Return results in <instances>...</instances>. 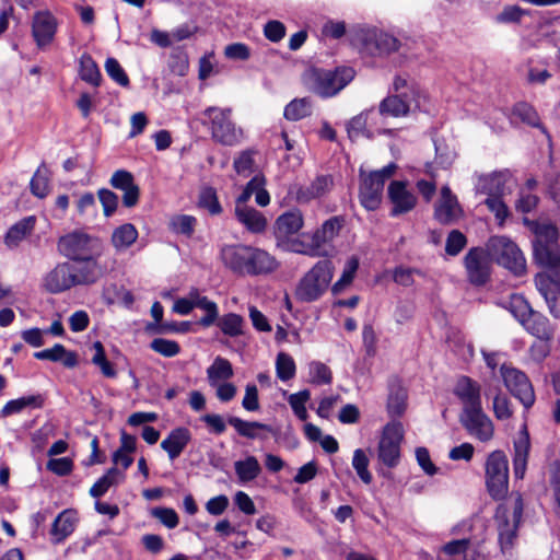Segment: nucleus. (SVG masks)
Listing matches in <instances>:
<instances>
[{"label":"nucleus","instance_id":"obj_34","mask_svg":"<svg viewBox=\"0 0 560 560\" xmlns=\"http://www.w3.org/2000/svg\"><path fill=\"white\" fill-rule=\"evenodd\" d=\"M233 374L232 364L222 357H217L207 369V378L210 386L229 381Z\"/></svg>","mask_w":560,"mask_h":560},{"label":"nucleus","instance_id":"obj_59","mask_svg":"<svg viewBox=\"0 0 560 560\" xmlns=\"http://www.w3.org/2000/svg\"><path fill=\"white\" fill-rule=\"evenodd\" d=\"M105 70L106 73L119 85L127 86L129 84L128 75L115 58H107L105 62Z\"/></svg>","mask_w":560,"mask_h":560},{"label":"nucleus","instance_id":"obj_24","mask_svg":"<svg viewBox=\"0 0 560 560\" xmlns=\"http://www.w3.org/2000/svg\"><path fill=\"white\" fill-rule=\"evenodd\" d=\"M535 282L548 304L550 313L555 317H560V277H558V280H553L547 275L539 273Z\"/></svg>","mask_w":560,"mask_h":560},{"label":"nucleus","instance_id":"obj_58","mask_svg":"<svg viewBox=\"0 0 560 560\" xmlns=\"http://www.w3.org/2000/svg\"><path fill=\"white\" fill-rule=\"evenodd\" d=\"M197 308L205 312V315L200 318V325L209 327L213 325L219 316V307L214 301L209 300L207 296L201 300V303Z\"/></svg>","mask_w":560,"mask_h":560},{"label":"nucleus","instance_id":"obj_9","mask_svg":"<svg viewBox=\"0 0 560 560\" xmlns=\"http://www.w3.org/2000/svg\"><path fill=\"white\" fill-rule=\"evenodd\" d=\"M397 170L395 163H389L378 171H373L368 175L361 172V184L359 198L361 205L369 211L376 210L382 201V194L385 182L390 178Z\"/></svg>","mask_w":560,"mask_h":560},{"label":"nucleus","instance_id":"obj_29","mask_svg":"<svg viewBox=\"0 0 560 560\" xmlns=\"http://www.w3.org/2000/svg\"><path fill=\"white\" fill-rule=\"evenodd\" d=\"M454 394L462 401L463 409L481 406L480 388L478 384L466 376H463L457 381Z\"/></svg>","mask_w":560,"mask_h":560},{"label":"nucleus","instance_id":"obj_6","mask_svg":"<svg viewBox=\"0 0 560 560\" xmlns=\"http://www.w3.org/2000/svg\"><path fill=\"white\" fill-rule=\"evenodd\" d=\"M58 252L69 261L85 257L102 256L103 242L100 237L83 231H72L58 240Z\"/></svg>","mask_w":560,"mask_h":560},{"label":"nucleus","instance_id":"obj_61","mask_svg":"<svg viewBox=\"0 0 560 560\" xmlns=\"http://www.w3.org/2000/svg\"><path fill=\"white\" fill-rule=\"evenodd\" d=\"M525 14L518 5H508L495 16V22L500 24L518 23Z\"/></svg>","mask_w":560,"mask_h":560},{"label":"nucleus","instance_id":"obj_44","mask_svg":"<svg viewBox=\"0 0 560 560\" xmlns=\"http://www.w3.org/2000/svg\"><path fill=\"white\" fill-rule=\"evenodd\" d=\"M373 108L363 110L348 121L347 131L350 139L354 140L360 136H366L368 138L372 137V132L368 130L366 125L369 116L373 114Z\"/></svg>","mask_w":560,"mask_h":560},{"label":"nucleus","instance_id":"obj_26","mask_svg":"<svg viewBox=\"0 0 560 560\" xmlns=\"http://www.w3.org/2000/svg\"><path fill=\"white\" fill-rule=\"evenodd\" d=\"M191 441V433L185 427L173 429L161 442V448L167 453L171 460L176 459Z\"/></svg>","mask_w":560,"mask_h":560},{"label":"nucleus","instance_id":"obj_38","mask_svg":"<svg viewBox=\"0 0 560 560\" xmlns=\"http://www.w3.org/2000/svg\"><path fill=\"white\" fill-rule=\"evenodd\" d=\"M407 407V392L398 383L389 386L387 411L392 418L400 417Z\"/></svg>","mask_w":560,"mask_h":560},{"label":"nucleus","instance_id":"obj_11","mask_svg":"<svg viewBox=\"0 0 560 560\" xmlns=\"http://www.w3.org/2000/svg\"><path fill=\"white\" fill-rule=\"evenodd\" d=\"M203 114L211 122V135L215 141L224 145H234L240 142L242 130L237 129L231 120L230 108L209 107Z\"/></svg>","mask_w":560,"mask_h":560},{"label":"nucleus","instance_id":"obj_52","mask_svg":"<svg viewBox=\"0 0 560 560\" xmlns=\"http://www.w3.org/2000/svg\"><path fill=\"white\" fill-rule=\"evenodd\" d=\"M295 363L293 358L284 352H280L276 359V372L278 378L287 382L295 375Z\"/></svg>","mask_w":560,"mask_h":560},{"label":"nucleus","instance_id":"obj_31","mask_svg":"<svg viewBox=\"0 0 560 560\" xmlns=\"http://www.w3.org/2000/svg\"><path fill=\"white\" fill-rule=\"evenodd\" d=\"M34 358L52 362L60 361L66 368H74L78 364L77 353L68 351L61 343H56L52 348L35 352Z\"/></svg>","mask_w":560,"mask_h":560},{"label":"nucleus","instance_id":"obj_64","mask_svg":"<svg viewBox=\"0 0 560 560\" xmlns=\"http://www.w3.org/2000/svg\"><path fill=\"white\" fill-rule=\"evenodd\" d=\"M470 546H472V544L468 538L454 539L443 545L442 552L450 557L465 556Z\"/></svg>","mask_w":560,"mask_h":560},{"label":"nucleus","instance_id":"obj_21","mask_svg":"<svg viewBox=\"0 0 560 560\" xmlns=\"http://www.w3.org/2000/svg\"><path fill=\"white\" fill-rule=\"evenodd\" d=\"M304 225V218L299 209H292L280 214L275 222V236L284 244L296 235Z\"/></svg>","mask_w":560,"mask_h":560},{"label":"nucleus","instance_id":"obj_53","mask_svg":"<svg viewBox=\"0 0 560 560\" xmlns=\"http://www.w3.org/2000/svg\"><path fill=\"white\" fill-rule=\"evenodd\" d=\"M359 268V259L355 256L350 257L343 268L340 279L334 283L331 290L335 294L340 293L347 285H349Z\"/></svg>","mask_w":560,"mask_h":560},{"label":"nucleus","instance_id":"obj_46","mask_svg":"<svg viewBox=\"0 0 560 560\" xmlns=\"http://www.w3.org/2000/svg\"><path fill=\"white\" fill-rule=\"evenodd\" d=\"M80 78L92 84L97 86L101 81V72L98 70V67L96 62L93 60V58L89 54H83L80 57Z\"/></svg>","mask_w":560,"mask_h":560},{"label":"nucleus","instance_id":"obj_54","mask_svg":"<svg viewBox=\"0 0 560 560\" xmlns=\"http://www.w3.org/2000/svg\"><path fill=\"white\" fill-rule=\"evenodd\" d=\"M509 310L522 325L534 312L529 303L521 295H512L509 302Z\"/></svg>","mask_w":560,"mask_h":560},{"label":"nucleus","instance_id":"obj_62","mask_svg":"<svg viewBox=\"0 0 560 560\" xmlns=\"http://www.w3.org/2000/svg\"><path fill=\"white\" fill-rule=\"evenodd\" d=\"M151 514L171 529L175 528L179 523L177 513L170 508H155L151 511Z\"/></svg>","mask_w":560,"mask_h":560},{"label":"nucleus","instance_id":"obj_14","mask_svg":"<svg viewBox=\"0 0 560 560\" xmlns=\"http://www.w3.org/2000/svg\"><path fill=\"white\" fill-rule=\"evenodd\" d=\"M343 219L341 217H331L316 229L313 233H303L304 238H310L312 247H308L311 257L327 256V246L338 236L343 226Z\"/></svg>","mask_w":560,"mask_h":560},{"label":"nucleus","instance_id":"obj_47","mask_svg":"<svg viewBox=\"0 0 560 560\" xmlns=\"http://www.w3.org/2000/svg\"><path fill=\"white\" fill-rule=\"evenodd\" d=\"M311 398V393L308 389H303L298 393L291 394L288 398V402L293 411V413L301 420L306 421L308 418V412L306 409V402Z\"/></svg>","mask_w":560,"mask_h":560},{"label":"nucleus","instance_id":"obj_63","mask_svg":"<svg viewBox=\"0 0 560 560\" xmlns=\"http://www.w3.org/2000/svg\"><path fill=\"white\" fill-rule=\"evenodd\" d=\"M97 195L103 207L104 215L110 217L117 209L118 196L106 188L100 189Z\"/></svg>","mask_w":560,"mask_h":560},{"label":"nucleus","instance_id":"obj_32","mask_svg":"<svg viewBox=\"0 0 560 560\" xmlns=\"http://www.w3.org/2000/svg\"><path fill=\"white\" fill-rule=\"evenodd\" d=\"M230 425H232L235 431L244 438L254 440V439H265L266 436L260 435V431H265L268 433H272V428L269 424L261 423L258 421H246L238 417H230L228 419Z\"/></svg>","mask_w":560,"mask_h":560},{"label":"nucleus","instance_id":"obj_37","mask_svg":"<svg viewBox=\"0 0 560 560\" xmlns=\"http://www.w3.org/2000/svg\"><path fill=\"white\" fill-rule=\"evenodd\" d=\"M234 469L241 483L255 480L261 472V466L258 459L253 455H248L243 460H236L234 463Z\"/></svg>","mask_w":560,"mask_h":560},{"label":"nucleus","instance_id":"obj_22","mask_svg":"<svg viewBox=\"0 0 560 560\" xmlns=\"http://www.w3.org/2000/svg\"><path fill=\"white\" fill-rule=\"evenodd\" d=\"M465 267L471 283H486L489 278V260L483 249L471 248L465 256Z\"/></svg>","mask_w":560,"mask_h":560},{"label":"nucleus","instance_id":"obj_33","mask_svg":"<svg viewBox=\"0 0 560 560\" xmlns=\"http://www.w3.org/2000/svg\"><path fill=\"white\" fill-rule=\"evenodd\" d=\"M237 220L250 232L260 233L266 229V218L252 207H235Z\"/></svg>","mask_w":560,"mask_h":560},{"label":"nucleus","instance_id":"obj_16","mask_svg":"<svg viewBox=\"0 0 560 560\" xmlns=\"http://www.w3.org/2000/svg\"><path fill=\"white\" fill-rule=\"evenodd\" d=\"M101 256L85 257L70 261L77 287L96 284L107 273V267L101 262Z\"/></svg>","mask_w":560,"mask_h":560},{"label":"nucleus","instance_id":"obj_30","mask_svg":"<svg viewBox=\"0 0 560 560\" xmlns=\"http://www.w3.org/2000/svg\"><path fill=\"white\" fill-rule=\"evenodd\" d=\"M530 442L527 431H523L514 442L513 472L516 479H523L526 472Z\"/></svg>","mask_w":560,"mask_h":560},{"label":"nucleus","instance_id":"obj_15","mask_svg":"<svg viewBox=\"0 0 560 560\" xmlns=\"http://www.w3.org/2000/svg\"><path fill=\"white\" fill-rule=\"evenodd\" d=\"M459 421L470 435L481 442H488L493 436L492 421L483 412L481 406L463 409Z\"/></svg>","mask_w":560,"mask_h":560},{"label":"nucleus","instance_id":"obj_4","mask_svg":"<svg viewBox=\"0 0 560 560\" xmlns=\"http://www.w3.org/2000/svg\"><path fill=\"white\" fill-rule=\"evenodd\" d=\"M523 514V499L516 493L511 504L508 502L498 505L494 520L497 523L499 544L503 553H508L516 538V532Z\"/></svg>","mask_w":560,"mask_h":560},{"label":"nucleus","instance_id":"obj_18","mask_svg":"<svg viewBox=\"0 0 560 560\" xmlns=\"http://www.w3.org/2000/svg\"><path fill=\"white\" fill-rule=\"evenodd\" d=\"M463 215L464 211L457 197L447 185L443 186L434 206V219L441 224L451 225L458 222Z\"/></svg>","mask_w":560,"mask_h":560},{"label":"nucleus","instance_id":"obj_8","mask_svg":"<svg viewBox=\"0 0 560 560\" xmlns=\"http://www.w3.org/2000/svg\"><path fill=\"white\" fill-rule=\"evenodd\" d=\"M487 253L490 258L516 276L523 275L526 270L523 253L515 243L505 236L491 237L487 243Z\"/></svg>","mask_w":560,"mask_h":560},{"label":"nucleus","instance_id":"obj_27","mask_svg":"<svg viewBox=\"0 0 560 560\" xmlns=\"http://www.w3.org/2000/svg\"><path fill=\"white\" fill-rule=\"evenodd\" d=\"M332 186L334 180L330 175H319L310 185L298 189L296 200L301 203H307L328 194Z\"/></svg>","mask_w":560,"mask_h":560},{"label":"nucleus","instance_id":"obj_49","mask_svg":"<svg viewBox=\"0 0 560 560\" xmlns=\"http://www.w3.org/2000/svg\"><path fill=\"white\" fill-rule=\"evenodd\" d=\"M310 382L315 385H329L332 381L330 369L319 361H312L308 364Z\"/></svg>","mask_w":560,"mask_h":560},{"label":"nucleus","instance_id":"obj_36","mask_svg":"<svg viewBox=\"0 0 560 560\" xmlns=\"http://www.w3.org/2000/svg\"><path fill=\"white\" fill-rule=\"evenodd\" d=\"M44 398L42 395H30L9 400L1 409L2 417H9L20 413L26 408H40L43 407Z\"/></svg>","mask_w":560,"mask_h":560},{"label":"nucleus","instance_id":"obj_43","mask_svg":"<svg viewBox=\"0 0 560 560\" xmlns=\"http://www.w3.org/2000/svg\"><path fill=\"white\" fill-rule=\"evenodd\" d=\"M31 192L39 198H45L50 190L48 170L44 163H42L36 172L34 173L30 183Z\"/></svg>","mask_w":560,"mask_h":560},{"label":"nucleus","instance_id":"obj_56","mask_svg":"<svg viewBox=\"0 0 560 560\" xmlns=\"http://www.w3.org/2000/svg\"><path fill=\"white\" fill-rule=\"evenodd\" d=\"M512 114L514 117L518 118L523 122L533 126L538 127L539 126V117L534 109L533 106H530L527 103H517L512 110Z\"/></svg>","mask_w":560,"mask_h":560},{"label":"nucleus","instance_id":"obj_5","mask_svg":"<svg viewBox=\"0 0 560 560\" xmlns=\"http://www.w3.org/2000/svg\"><path fill=\"white\" fill-rule=\"evenodd\" d=\"M334 276V265L330 260H319L300 280L295 295L302 302H314L327 290Z\"/></svg>","mask_w":560,"mask_h":560},{"label":"nucleus","instance_id":"obj_40","mask_svg":"<svg viewBox=\"0 0 560 560\" xmlns=\"http://www.w3.org/2000/svg\"><path fill=\"white\" fill-rule=\"evenodd\" d=\"M125 478V474L116 467L109 468L90 489V495L100 498L104 495L112 486L120 483Z\"/></svg>","mask_w":560,"mask_h":560},{"label":"nucleus","instance_id":"obj_7","mask_svg":"<svg viewBox=\"0 0 560 560\" xmlns=\"http://www.w3.org/2000/svg\"><path fill=\"white\" fill-rule=\"evenodd\" d=\"M353 40L362 54L372 57L388 56L398 51L401 45L394 35L377 28L359 30Z\"/></svg>","mask_w":560,"mask_h":560},{"label":"nucleus","instance_id":"obj_28","mask_svg":"<svg viewBox=\"0 0 560 560\" xmlns=\"http://www.w3.org/2000/svg\"><path fill=\"white\" fill-rule=\"evenodd\" d=\"M78 517L73 510L62 511L54 521L50 534L51 541L54 544L62 542L68 536H70L77 525Z\"/></svg>","mask_w":560,"mask_h":560},{"label":"nucleus","instance_id":"obj_45","mask_svg":"<svg viewBox=\"0 0 560 560\" xmlns=\"http://www.w3.org/2000/svg\"><path fill=\"white\" fill-rule=\"evenodd\" d=\"M312 114L311 101L306 97L294 98L284 107V117L288 120L296 121Z\"/></svg>","mask_w":560,"mask_h":560},{"label":"nucleus","instance_id":"obj_1","mask_svg":"<svg viewBox=\"0 0 560 560\" xmlns=\"http://www.w3.org/2000/svg\"><path fill=\"white\" fill-rule=\"evenodd\" d=\"M220 257L226 268L242 276L269 275L279 267L275 256L249 245H224L220 250Z\"/></svg>","mask_w":560,"mask_h":560},{"label":"nucleus","instance_id":"obj_41","mask_svg":"<svg viewBox=\"0 0 560 560\" xmlns=\"http://www.w3.org/2000/svg\"><path fill=\"white\" fill-rule=\"evenodd\" d=\"M35 217H27L12 225L5 234L4 242L9 247H15L30 234L35 226Z\"/></svg>","mask_w":560,"mask_h":560},{"label":"nucleus","instance_id":"obj_20","mask_svg":"<svg viewBox=\"0 0 560 560\" xmlns=\"http://www.w3.org/2000/svg\"><path fill=\"white\" fill-rule=\"evenodd\" d=\"M388 198L393 205L390 215L398 217L408 213L417 205L416 195L407 188L405 182L394 180L388 186Z\"/></svg>","mask_w":560,"mask_h":560},{"label":"nucleus","instance_id":"obj_39","mask_svg":"<svg viewBox=\"0 0 560 560\" xmlns=\"http://www.w3.org/2000/svg\"><path fill=\"white\" fill-rule=\"evenodd\" d=\"M138 238V231L131 223H125L116 228L112 234V244L116 250L122 252L129 248Z\"/></svg>","mask_w":560,"mask_h":560},{"label":"nucleus","instance_id":"obj_12","mask_svg":"<svg viewBox=\"0 0 560 560\" xmlns=\"http://www.w3.org/2000/svg\"><path fill=\"white\" fill-rule=\"evenodd\" d=\"M500 373L509 392L520 400L525 409L530 408L535 402V393L527 375L508 364L501 365Z\"/></svg>","mask_w":560,"mask_h":560},{"label":"nucleus","instance_id":"obj_17","mask_svg":"<svg viewBox=\"0 0 560 560\" xmlns=\"http://www.w3.org/2000/svg\"><path fill=\"white\" fill-rule=\"evenodd\" d=\"M74 278L70 261L58 262L44 276L43 288L51 294H59L77 287Z\"/></svg>","mask_w":560,"mask_h":560},{"label":"nucleus","instance_id":"obj_50","mask_svg":"<svg viewBox=\"0 0 560 560\" xmlns=\"http://www.w3.org/2000/svg\"><path fill=\"white\" fill-rule=\"evenodd\" d=\"M393 89L396 94L407 92L409 94V98L413 100L415 107H421L422 92L417 84L410 83L401 75H396L393 82Z\"/></svg>","mask_w":560,"mask_h":560},{"label":"nucleus","instance_id":"obj_23","mask_svg":"<svg viewBox=\"0 0 560 560\" xmlns=\"http://www.w3.org/2000/svg\"><path fill=\"white\" fill-rule=\"evenodd\" d=\"M415 107L413 100L409 98L407 92L386 96L378 105V113L382 117L401 118L406 117Z\"/></svg>","mask_w":560,"mask_h":560},{"label":"nucleus","instance_id":"obj_10","mask_svg":"<svg viewBox=\"0 0 560 560\" xmlns=\"http://www.w3.org/2000/svg\"><path fill=\"white\" fill-rule=\"evenodd\" d=\"M486 486L490 497L503 500L509 492V460L502 451L490 453L486 460Z\"/></svg>","mask_w":560,"mask_h":560},{"label":"nucleus","instance_id":"obj_42","mask_svg":"<svg viewBox=\"0 0 560 560\" xmlns=\"http://www.w3.org/2000/svg\"><path fill=\"white\" fill-rule=\"evenodd\" d=\"M221 329V331L231 338L238 337L244 334V318L236 313H228L223 316H218L217 322L214 323Z\"/></svg>","mask_w":560,"mask_h":560},{"label":"nucleus","instance_id":"obj_57","mask_svg":"<svg viewBox=\"0 0 560 560\" xmlns=\"http://www.w3.org/2000/svg\"><path fill=\"white\" fill-rule=\"evenodd\" d=\"M466 244V236L458 230H452L446 238L445 252L450 256H457Z\"/></svg>","mask_w":560,"mask_h":560},{"label":"nucleus","instance_id":"obj_25","mask_svg":"<svg viewBox=\"0 0 560 560\" xmlns=\"http://www.w3.org/2000/svg\"><path fill=\"white\" fill-rule=\"evenodd\" d=\"M508 179V172L478 174L475 175V190L477 194L487 195L488 197L501 196Z\"/></svg>","mask_w":560,"mask_h":560},{"label":"nucleus","instance_id":"obj_19","mask_svg":"<svg viewBox=\"0 0 560 560\" xmlns=\"http://www.w3.org/2000/svg\"><path fill=\"white\" fill-rule=\"evenodd\" d=\"M57 20L49 11H37L33 15L32 35L38 48L50 45L57 32Z\"/></svg>","mask_w":560,"mask_h":560},{"label":"nucleus","instance_id":"obj_51","mask_svg":"<svg viewBox=\"0 0 560 560\" xmlns=\"http://www.w3.org/2000/svg\"><path fill=\"white\" fill-rule=\"evenodd\" d=\"M196 222L197 220L192 215L177 214L171 219L170 229L176 234L189 237L195 231Z\"/></svg>","mask_w":560,"mask_h":560},{"label":"nucleus","instance_id":"obj_48","mask_svg":"<svg viewBox=\"0 0 560 560\" xmlns=\"http://www.w3.org/2000/svg\"><path fill=\"white\" fill-rule=\"evenodd\" d=\"M370 459L365 452L361 448H357L353 452L352 467L357 475L365 485H370L373 480L372 474L369 470Z\"/></svg>","mask_w":560,"mask_h":560},{"label":"nucleus","instance_id":"obj_60","mask_svg":"<svg viewBox=\"0 0 560 560\" xmlns=\"http://www.w3.org/2000/svg\"><path fill=\"white\" fill-rule=\"evenodd\" d=\"M199 203L211 214H220L222 212V207L213 188H206L201 191Z\"/></svg>","mask_w":560,"mask_h":560},{"label":"nucleus","instance_id":"obj_55","mask_svg":"<svg viewBox=\"0 0 560 560\" xmlns=\"http://www.w3.org/2000/svg\"><path fill=\"white\" fill-rule=\"evenodd\" d=\"M150 348L165 358H173L180 352L178 342L164 338L153 339L150 343Z\"/></svg>","mask_w":560,"mask_h":560},{"label":"nucleus","instance_id":"obj_35","mask_svg":"<svg viewBox=\"0 0 560 560\" xmlns=\"http://www.w3.org/2000/svg\"><path fill=\"white\" fill-rule=\"evenodd\" d=\"M522 326L536 338H552L553 329L542 314L534 311Z\"/></svg>","mask_w":560,"mask_h":560},{"label":"nucleus","instance_id":"obj_3","mask_svg":"<svg viewBox=\"0 0 560 560\" xmlns=\"http://www.w3.org/2000/svg\"><path fill=\"white\" fill-rule=\"evenodd\" d=\"M534 258L542 267L553 269L560 264L558 229L548 222H532Z\"/></svg>","mask_w":560,"mask_h":560},{"label":"nucleus","instance_id":"obj_13","mask_svg":"<svg viewBox=\"0 0 560 560\" xmlns=\"http://www.w3.org/2000/svg\"><path fill=\"white\" fill-rule=\"evenodd\" d=\"M404 438L402 424L398 421L388 422L378 443V459L387 467H396L400 459V443Z\"/></svg>","mask_w":560,"mask_h":560},{"label":"nucleus","instance_id":"obj_2","mask_svg":"<svg viewBox=\"0 0 560 560\" xmlns=\"http://www.w3.org/2000/svg\"><path fill=\"white\" fill-rule=\"evenodd\" d=\"M355 75L351 67H341L335 70L312 68L304 72L305 86L320 97L327 98L338 94Z\"/></svg>","mask_w":560,"mask_h":560}]
</instances>
